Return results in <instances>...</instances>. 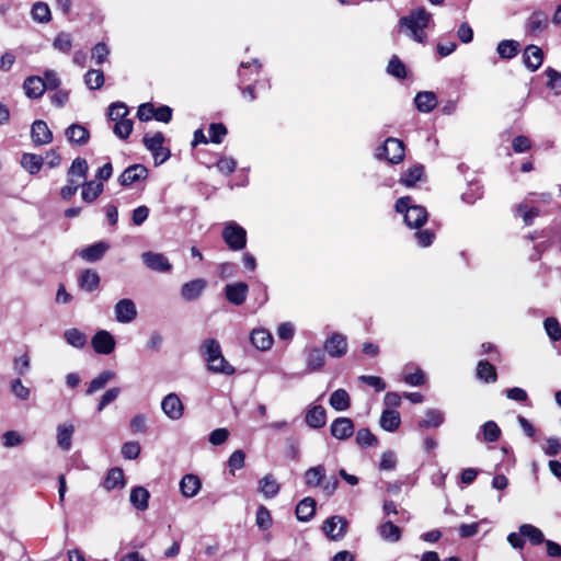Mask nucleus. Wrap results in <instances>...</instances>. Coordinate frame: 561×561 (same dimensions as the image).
<instances>
[{
    "label": "nucleus",
    "mask_w": 561,
    "mask_h": 561,
    "mask_svg": "<svg viewBox=\"0 0 561 561\" xmlns=\"http://www.w3.org/2000/svg\"><path fill=\"white\" fill-rule=\"evenodd\" d=\"M53 47L64 54H68L72 47V36L70 33L60 32L56 35Z\"/></svg>",
    "instance_id": "nucleus-50"
},
{
    "label": "nucleus",
    "mask_w": 561,
    "mask_h": 561,
    "mask_svg": "<svg viewBox=\"0 0 561 561\" xmlns=\"http://www.w3.org/2000/svg\"><path fill=\"white\" fill-rule=\"evenodd\" d=\"M144 264L151 271L159 273H169L172 264L163 253L146 251L141 254Z\"/></svg>",
    "instance_id": "nucleus-7"
},
{
    "label": "nucleus",
    "mask_w": 561,
    "mask_h": 561,
    "mask_svg": "<svg viewBox=\"0 0 561 561\" xmlns=\"http://www.w3.org/2000/svg\"><path fill=\"white\" fill-rule=\"evenodd\" d=\"M481 428L485 442L494 443L500 438L501 430L495 422L488 421Z\"/></svg>",
    "instance_id": "nucleus-55"
},
{
    "label": "nucleus",
    "mask_w": 561,
    "mask_h": 561,
    "mask_svg": "<svg viewBox=\"0 0 561 561\" xmlns=\"http://www.w3.org/2000/svg\"><path fill=\"white\" fill-rule=\"evenodd\" d=\"M325 478V468L322 465H318L306 470L304 474L305 483L308 486L316 488L322 484Z\"/></svg>",
    "instance_id": "nucleus-34"
},
{
    "label": "nucleus",
    "mask_w": 561,
    "mask_h": 561,
    "mask_svg": "<svg viewBox=\"0 0 561 561\" xmlns=\"http://www.w3.org/2000/svg\"><path fill=\"white\" fill-rule=\"evenodd\" d=\"M519 44L513 39H503L497 44L496 51L503 59H512L518 53Z\"/></svg>",
    "instance_id": "nucleus-43"
},
{
    "label": "nucleus",
    "mask_w": 561,
    "mask_h": 561,
    "mask_svg": "<svg viewBox=\"0 0 561 561\" xmlns=\"http://www.w3.org/2000/svg\"><path fill=\"white\" fill-rule=\"evenodd\" d=\"M163 413L172 421L180 420L184 414V404L174 392L167 394L161 401Z\"/></svg>",
    "instance_id": "nucleus-8"
},
{
    "label": "nucleus",
    "mask_w": 561,
    "mask_h": 561,
    "mask_svg": "<svg viewBox=\"0 0 561 561\" xmlns=\"http://www.w3.org/2000/svg\"><path fill=\"white\" fill-rule=\"evenodd\" d=\"M79 285L85 291H93L100 285V276L93 270H84L79 277Z\"/></svg>",
    "instance_id": "nucleus-38"
},
{
    "label": "nucleus",
    "mask_w": 561,
    "mask_h": 561,
    "mask_svg": "<svg viewBox=\"0 0 561 561\" xmlns=\"http://www.w3.org/2000/svg\"><path fill=\"white\" fill-rule=\"evenodd\" d=\"M149 491L144 486H135L130 491L129 501L138 511H146L149 506Z\"/></svg>",
    "instance_id": "nucleus-26"
},
{
    "label": "nucleus",
    "mask_w": 561,
    "mask_h": 561,
    "mask_svg": "<svg viewBox=\"0 0 561 561\" xmlns=\"http://www.w3.org/2000/svg\"><path fill=\"white\" fill-rule=\"evenodd\" d=\"M75 433V426L69 423H62L57 426V446L64 450L69 451L72 446V436Z\"/></svg>",
    "instance_id": "nucleus-21"
},
{
    "label": "nucleus",
    "mask_w": 561,
    "mask_h": 561,
    "mask_svg": "<svg viewBox=\"0 0 561 561\" xmlns=\"http://www.w3.org/2000/svg\"><path fill=\"white\" fill-rule=\"evenodd\" d=\"M444 412L437 409H428L425 412V416L417 423L420 428L438 427L444 423Z\"/></svg>",
    "instance_id": "nucleus-33"
},
{
    "label": "nucleus",
    "mask_w": 561,
    "mask_h": 561,
    "mask_svg": "<svg viewBox=\"0 0 561 561\" xmlns=\"http://www.w3.org/2000/svg\"><path fill=\"white\" fill-rule=\"evenodd\" d=\"M316 513V501L312 497L302 499L296 506V516L300 522H309Z\"/></svg>",
    "instance_id": "nucleus-29"
},
{
    "label": "nucleus",
    "mask_w": 561,
    "mask_h": 561,
    "mask_svg": "<svg viewBox=\"0 0 561 561\" xmlns=\"http://www.w3.org/2000/svg\"><path fill=\"white\" fill-rule=\"evenodd\" d=\"M84 83L90 90H98L104 84L102 70L91 69L84 75Z\"/></svg>",
    "instance_id": "nucleus-49"
},
{
    "label": "nucleus",
    "mask_w": 561,
    "mask_h": 561,
    "mask_svg": "<svg viewBox=\"0 0 561 561\" xmlns=\"http://www.w3.org/2000/svg\"><path fill=\"white\" fill-rule=\"evenodd\" d=\"M89 171L88 162L84 158H76L70 168L68 169L67 176H75L81 180H85Z\"/></svg>",
    "instance_id": "nucleus-45"
},
{
    "label": "nucleus",
    "mask_w": 561,
    "mask_h": 561,
    "mask_svg": "<svg viewBox=\"0 0 561 561\" xmlns=\"http://www.w3.org/2000/svg\"><path fill=\"white\" fill-rule=\"evenodd\" d=\"M548 82V88L553 91L556 95H561V72L553 68H547L545 71Z\"/></svg>",
    "instance_id": "nucleus-52"
},
{
    "label": "nucleus",
    "mask_w": 561,
    "mask_h": 561,
    "mask_svg": "<svg viewBox=\"0 0 561 561\" xmlns=\"http://www.w3.org/2000/svg\"><path fill=\"white\" fill-rule=\"evenodd\" d=\"M148 176V170L142 164H133L129 165L125 171L119 175L118 182L123 186H129L135 182L140 180H145Z\"/></svg>",
    "instance_id": "nucleus-15"
},
{
    "label": "nucleus",
    "mask_w": 561,
    "mask_h": 561,
    "mask_svg": "<svg viewBox=\"0 0 561 561\" xmlns=\"http://www.w3.org/2000/svg\"><path fill=\"white\" fill-rule=\"evenodd\" d=\"M115 320L119 323H130L137 318V308L129 298L121 299L114 307Z\"/></svg>",
    "instance_id": "nucleus-11"
},
{
    "label": "nucleus",
    "mask_w": 561,
    "mask_h": 561,
    "mask_svg": "<svg viewBox=\"0 0 561 561\" xmlns=\"http://www.w3.org/2000/svg\"><path fill=\"white\" fill-rule=\"evenodd\" d=\"M523 59L525 66L530 71H536L542 65L543 51L540 47L536 45H528L524 50Z\"/></svg>",
    "instance_id": "nucleus-18"
},
{
    "label": "nucleus",
    "mask_w": 561,
    "mask_h": 561,
    "mask_svg": "<svg viewBox=\"0 0 561 561\" xmlns=\"http://www.w3.org/2000/svg\"><path fill=\"white\" fill-rule=\"evenodd\" d=\"M355 440L360 447H370L378 444L377 437L368 428H359L356 433Z\"/></svg>",
    "instance_id": "nucleus-53"
},
{
    "label": "nucleus",
    "mask_w": 561,
    "mask_h": 561,
    "mask_svg": "<svg viewBox=\"0 0 561 561\" xmlns=\"http://www.w3.org/2000/svg\"><path fill=\"white\" fill-rule=\"evenodd\" d=\"M116 377V373L113 370H103L95 378H93L87 389V394H92L103 389L107 382Z\"/></svg>",
    "instance_id": "nucleus-35"
},
{
    "label": "nucleus",
    "mask_w": 561,
    "mask_h": 561,
    "mask_svg": "<svg viewBox=\"0 0 561 561\" xmlns=\"http://www.w3.org/2000/svg\"><path fill=\"white\" fill-rule=\"evenodd\" d=\"M397 466V456L394 451L387 450L381 455L379 469L383 471H391L394 470Z\"/></svg>",
    "instance_id": "nucleus-63"
},
{
    "label": "nucleus",
    "mask_w": 561,
    "mask_h": 561,
    "mask_svg": "<svg viewBox=\"0 0 561 561\" xmlns=\"http://www.w3.org/2000/svg\"><path fill=\"white\" fill-rule=\"evenodd\" d=\"M380 426L387 432H394L401 424L400 413L392 409H386L380 416Z\"/></svg>",
    "instance_id": "nucleus-32"
},
{
    "label": "nucleus",
    "mask_w": 561,
    "mask_h": 561,
    "mask_svg": "<svg viewBox=\"0 0 561 561\" xmlns=\"http://www.w3.org/2000/svg\"><path fill=\"white\" fill-rule=\"evenodd\" d=\"M91 344L96 354L108 355L114 351L116 342L108 331L100 330L93 335Z\"/></svg>",
    "instance_id": "nucleus-10"
},
{
    "label": "nucleus",
    "mask_w": 561,
    "mask_h": 561,
    "mask_svg": "<svg viewBox=\"0 0 561 561\" xmlns=\"http://www.w3.org/2000/svg\"><path fill=\"white\" fill-rule=\"evenodd\" d=\"M387 72L397 79H404L407 77L405 66L396 55L389 60Z\"/></svg>",
    "instance_id": "nucleus-51"
},
{
    "label": "nucleus",
    "mask_w": 561,
    "mask_h": 561,
    "mask_svg": "<svg viewBox=\"0 0 561 561\" xmlns=\"http://www.w3.org/2000/svg\"><path fill=\"white\" fill-rule=\"evenodd\" d=\"M164 136L162 133L158 131L150 135H145L144 145L145 147L152 153L154 162H158L159 151H163V156L159 162H164L170 157V150L163 147Z\"/></svg>",
    "instance_id": "nucleus-9"
},
{
    "label": "nucleus",
    "mask_w": 561,
    "mask_h": 561,
    "mask_svg": "<svg viewBox=\"0 0 561 561\" xmlns=\"http://www.w3.org/2000/svg\"><path fill=\"white\" fill-rule=\"evenodd\" d=\"M207 286L204 278H195L184 283L181 287V297L185 301H193L201 297Z\"/></svg>",
    "instance_id": "nucleus-16"
},
{
    "label": "nucleus",
    "mask_w": 561,
    "mask_h": 561,
    "mask_svg": "<svg viewBox=\"0 0 561 561\" xmlns=\"http://www.w3.org/2000/svg\"><path fill=\"white\" fill-rule=\"evenodd\" d=\"M202 488L201 479L192 473L183 476L180 481L181 494L186 499H192L198 494Z\"/></svg>",
    "instance_id": "nucleus-19"
},
{
    "label": "nucleus",
    "mask_w": 561,
    "mask_h": 561,
    "mask_svg": "<svg viewBox=\"0 0 561 561\" xmlns=\"http://www.w3.org/2000/svg\"><path fill=\"white\" fill-rule=\"evenodd\" d=\"M216 168L220 173L228 175L236 170L237 161L231 157H222L217 161Z\"/></svg>",
    "instance_id": "nucleus-64"
},
{
    "label": "nucleus",
    "mask_w": 561,
    "mask_h": 561,
    "mask_svg": "<svg viewBox=\"0 0 561 561\" xmlns=\"http://www.w3.org/2000/svg\"><path fill=\"white\" fill-rule=\"evenodd\" d=\"M31 137L35 145L43 146L53 141V133L46 122L37 119L32 124Z\"/></svg>",
    "instance_id": "nucleus-14"
},
{
    "label": "nucleus",
    "mask_w": 561,
    "mask_h": 561,
    "mask_svg": "<svg viewBox=\"0 0 561 561\" xmlns=\"http://www.w3.org/2000/svg\"><path fill=\"white\" fill-rule=\"evenodd\" d=\"M65 136L69 142L83 146L90 139V131L80 124H71L66 128Z\"/></svg>",
    "instance_id": "nucleus-20"
},
{
    "label": "nucleus",
    "mask_w": 561,
    "mask_h": 561,
    "mask_svg": "<svg viewBox=\"0 0 561 561\" xmlns=\"http://www.w3.org/2000/svg\"><path fill=\"white\" fill-rule=\"evenodd\" d=\"M250 340L252 345L260 351H266L273 344L272 334L264 329L253 330Z\"/></svg>",
    "instance_id": "nucleus-30"
},
{
    "label": "nucleus",
    "mask_w": 561,
    "mask_h": 561,
    "mask_svg": "<svg viewBox=\"0 0 561 561\" xmlns=\"http://www.w3.org/2000/svg\"><path fill=\"white\" fill-rule=\"evenodd\" d=\"M104 191L102 182L84 181L82 183L81 197L85 203L94 202Z\"/></svg>",
    "instance_id": "nucleus-31"
},
{
    "label": "nucleus",
    "mask_w": 561,
    "mask_h": 561,
    "mask_svg": "<svg viewBox=\"0 0 561 561\" xmlns=\"http://www.w3.org/2000/svg\"><path fill=\"white\" fill-rule=\"evenodd\" d=\"M307 370L312 373L320 370L325 364V354L322 350L313 347L306 354Z\"/></svg>",
    "instance_id": "nucleus-27"
},
{
    "label": "nucleus",
    "mask_w": 561,
    "mask_h": 561,
    "mask_svg": "<svg viewBox=\"0 0 561 561\" xmlns=\"http://www.w3.org/2000/svg\"><path fill=\"white\" fill-rule=\"evenodd\" d=\"M518 215L523 218L526 226H530L534 219L539 216L540 211L537 207L528 208L527 205L520 204L517 208Z\"/></svg>",
    "instance_id": "nucleus-60"
},
{
    "label": "nucleus",
    "mask_w": 561,
    "mask_h": 561,
    "mask_svg": "<svg viewBox=\"0 0 561 561\" xmlns=\"http://www.w3.org/2000/svg\"><path fill=\"white\" fill-rule=\"evenodd\" d=\"M376 158H385L390 163H399L404 159V144L397 138H388L385 144L378 148Z\"/></svg>",
    "instance_id": "nucleus-5"
},
{
    "label": "nucleus",
    "mask_w": 561,
    "mask_h": 561,
    "mask_svg": "<svg viewBox=\"0 0 561 561\" xmlns=\"http://www.w3.org/2000/svg\"><path fill=\"white\" fill-rule=\"evenodd\" d=\"M324 350L331 357L340 358L347 352L346 337L340 333H333L324 342Z\"/></svg>",
    "instance_id": "nucleus-13"
},
{
    "label": "nucleus",
    "mask_w": 561,
    "mask_h": 561,
    "mask_svg": "<svg viewBox=\"0 0 561 561\" xmlns=\"http://www.w3.org/2000/svg\"><path fill=\"white\" fill-rule=\"evenodd\" d=\"M222 239L230 250L240 251L247 245V231L234 221H230L222 230Z\"/></svg>",
    "instance_id": "nucleus-4"
},
{
    "label": "nucleus",
    "mask_w": 561,
    "mask_h": 561,
    "mask_svg": "<svg viewBox=\"0 0 561 561\" xmlns=\"http://www.w3.org/2000/svg\"><path fill=\"white\" fill-rule=\"evenodd\" d=\"M279 490L280 485L272 474H266L259 481V491L265 499L275 497Z\"/></svg>",
    "instance_id": "nucleus-28"
},
{
    "label": "nucleus",
    "mask_w": 561,
    "mask_h": 561,
    "mask_svg": "<svg viewBox=\"0 0 561 561\" xmlns=\"http://www.w3.org/2000/svg\"><path fill=\"white\" fill-rule=\"evenodd\" d=\"M110 249V244L105 241L95 242L80 251V256L87 262H95L103 257Z\"/></svg>",
    "instance_id": "nucleus-22"
},
{
    "label": "nucleus",
    "mask_w": 561,
    "mask_h": 561,
    "mask_svg": "<svg viewBox=\"0 0 561 561\" xmlns=\"http://www.w3.org/2000/svg\"><path fill=\"white\" fill-rule=\"evenodd\" d=\"M64 337L66 342L75 348H83L87 344V335L76 328L66 330Z\"/></svg>",
    "instance_id": "nucleus-42"
},
{
    "label": "nucleus",
    "mask_w": 561,
    "mask_h": 561,
    "mask_svg": "<svg viewBox=\"0 0 561 561\" xmlns=\"http://www.w3.org/2000/svg\"><path fill=\"white\" fill-rule=\"evenodd\" d=\"M548 24L547 16L541 12H534L527 22V30L533 34L542 32Z\"/></svg>",
    "instance_id": "nucleus-46"
},
{
    "label": "nucleus",
    "mask_w": 561,
    "mask_h": 561,
    "mask_svg": "<svg viewBox=\"0 0 561 561\" xmlns=\"http://www.w3.org/2000/svg\"><path fill=\"white\" fill-rule=\"evenodd\" d=\"M432 19V14L427 12L424 8H419L412 11L408 16H403L400 20V24L405 26L410 32L409 36L417 43H425L427 39V34L425 28L427 27L430 21Z\"/></svg>",
    "instance_id": "nucleus-2"
},
{
    "label": "nucleus",
    "mask_w": 561,
    "mask_h": 561,
    "mask_svg": "<svg viewBox=\"0 0 561 561\" xmlns=\"http://www.w3.org/2000/svg\"><path fill=\"white\" fill-rule=\"evenodd\" d=\"M131 119H121L113 126V133L121 139H127L133 131Z\"/></svg>",
    "instance_id": "nucleus-57"
},
{
    "label": "nucleus",
    "mask_w": 561,
    "mask_h": 561,
    "mask_svg": "<svg viewBox=\"0 0 561 561\" xmlns=\"http://www.w3.org/2000/svg\"><path fill=\"white\" fill-rule=\"evenodd\" d=\"M347 526L348 523L343 516L334 515L324 520L322 529L331 540H340L346 535Z\"/></svg>",
    "instance_id": "nucleus-6"
},
{
    "label": "nucleus",
    "mask_w": 561,
    "mask_h": 561,
    "mask_svg": "<svg viewBox=\"0 0 561 561\" xmlns=\"http://www.w3.org/2000/svg\"><path fill=\"white\" fill-rule=\"evenodd\" d=\"M43 157L35 153H24L21 158V165L30 174L38 173L43 167Z\"/></svg>",
    "instance_id": "nucleus-40"
},
{
    "label": "nucleus",
    "mask_w": 561,
    "mask_h": 561,
    "mask_svg": "<svg viewBox=\"0 0 561 561\" xmlns=\"http://www.w3.org/2000/svg\"><path fill=\"white\" fill-rule=\"evenodd\" d=\"M199 353L207 364L209 371L227 376L236 373V368L225 358L221 346L217 340H204L199 346Z\"/></svg>",
    "instance_id": "nucleus-1"
},
{
    "label": "nucleus",
    "mask_w": 561,
    "mask_h": 561,
    "mask_svg": "<svg viewBox=\"0 0 561 561\" xmlns=\"http://www.w3.org/2000/svg\"><path fill=\"white\" fill-rule=\"evenodd\" d=\"M424 175V168L421 164H416L408 169L401 176V183L405 186H413Z\"/></svg>",
    "instance_id": "nucleus-47"
},
{
    "label": "nucleus",
    "mask_w": 561,
    "mask_h": 561,
    "mask_svg": "<svg viewBox=\"0 0 561 561\" xmlns=\"http://www.w3.org/2000/svg\"><path fill=\"white\" fill-rule=\"evenodd\" d=\"M545 330L552 341L561 340V325L556 318H547L545 320Z\"/></svg>",
    "instance_id": "nucleus-58"
},
{
    "label": "nucleus",
    "mask_w": 561,
    "mask_h": 561,
    "mask_svg": "<svg viewBox=\"0 0 561 561\" xmlns=\"http://www.w3.org/2000/svg\"><path fill=\"white\" fill-rule=\"evenodd\" d=\"M477 377L485 382H495L497 378L495 367L489 362H479L477 367Z\"/></svg>",
    "instance_id": "nucleus-48"
},
{
    "label": "nucleus",
    "mask_w": 561,
    "mask_h": 561,
    "mask_svg": "<svg viewBox=\"0 0 561 561\" xmlns=\"http://www.w3.org/2000/svg\"><path fill=\"white\" fill-rule=\"evenodd\" d=\"M482 197V187L478 183H471L466 192L462 193L461 199L467 204H473Z\"/></svg>",
    "instance_id": "nucleus-59"
},
{
    "label": "nucleus",
    "mask_w": 561,
    "mask_h": 561,
    "mask_svg": "<svg viewBox=\"0 0 561 561\" xmlns=\"http://www.w3.org/2000/svg\"><path fill=\"white\" fill-rule=\"evenodd\" d=\"M273 519L270 511L264 506L260 505L256 511L255 524L262 530H267L272 526Z\"/></svg>",
    "instance_id": "nucleus-56"
},
{
    "label": "nucleus",
    "mask_w": 561,
    "mask_h": 561,
    "mask_svg": "<svg viewBox=\"0 0 561 561\" xmlns=\"http://www.w3.org/2000/svg\"><path fill=\"white\" fill-rule=\"evenodd\" d=\"M209 140L214 144H220L227 135V128L221 123H213L208 129Z\"/></svg>",
    "instance_id": "nucleus-61"
},
{
    "label": "nucleus",
    "mask_w": 561,
    "mask_h": 561,
    "mask_svg": "<svg viewBox=\"0 0 561 561\" xmlns=\"http://www.w3.org/2000/svg\"><path fill=\"white\" fill-rule=\"evenodd\" d=\"M103 485L107 491H111L116 488H124L125 479L123 470L121 468H112L107 472Z\"/></svg>",
    "instance_id": "nucleus-41"
},
{
    "label": "nucleus",
    "mask_w": 561,
    "mask_h": 561,
    "mask_svg": "<svg viewBox=\"0 0 561 561\" xmlns=\"http://www.w3.org/2000/svg\"><path fill=\"white\" fill-rule=\"evenodd\" d=\"M330 405L335 411H346L351 407V399L346 390L337 389L330 397Z\"/></svg>",
    "instance_id": "nucleus-37"
},
{
    "label": "nucleus",
    "mask_w": 561,
    "mask_h": 561,
    "mask_svg": "<svg viewBox=\"0 0 561 561\" xmlns=\"http://www.w3.org/2000/svg\"><path fill=\"white\" fill-rule=\"evenodd\" d=\"M331 434L340 440L350 438L354 434V423L348 417H337L331 424Z\"/></svg>",
    "instance_id": "nucleus-17"
},
{
    "label": "nucleus",
    "mask_w": 561,
    "mask_h": 561,
    "mask_svg": "<svg viewBox=\"0 0 561 561\" xmlns=\"http://www.w3.org/2000/svg\"><path fill=\"white\" fill-rule=\"evenodd\" d=\"M520 535L528 539L534 546L541 545L545 541L543 533L531 524H523L519 526Z\"/></svg>",
    "instance_id": "nucleus-39"
},
{
    "label": "nucleus",
    "mask_w": 561,
    "mask_h": 561,
    "mask_svg": "<svg viewBox=\"0 0 561 561\" xmlns=\"http://www.w3.org/2000/svg\"><path fill=\"white\" fill-rule=\"evenodd\" d=\"M416 108L423 113H430L437 105V98L435 93L430 91L419 92L414 98Z\"/></svg>",
    "instance_id": "nucleus-25"
},
{
    "label": "nucleus",
    "mask_w": 561,
    "mask_h": 561,
    "mask_svg": "<svg viewBox=\"0 0 561 561\" xmlns=\"http://www.w3.org/2000/svg\"><path fill=\"white\" fill-rule=\"evenodd\" d=\"M31 367L30 356L25 353L20 357L14 358L13 368L19 376H25Z\"/></svg>",
    "instance_id": "nucleus-62"
},
{
    "label": "nucleus",
    "mask_w": 561,
    "mask_h": 561,
    "mask_svg": "<svg viewBox=\"0 0 561 561\" xmlns=\"http://www.w3.org/2000/svg\"><path fill=\"white\" fill-rule=\"evenodd\" d=\"M378 534L388 542H397L401 538V529L390 520L378 526Z\"/></svg>",
    "instance_id": "nucleus-36"
},
{
    "label": "nucleus",
    "mask_w": 561,
    "mask_h": 561,
    "mask_svg": "<svg viewBox=\"0 0 561 561\" xmlns=\"http://www.w3.org/2000/svg\"><path fill=\"white\" fill-rule=\"evenodd\" d=\"M31 15L38 23H48L51 20L50 9L47 3L35 2L31 10Z\"/></svg>",
    "instance_id": "nucleus-44"
},
{
    "label": "nucleus",
    "mask_w": 561,
    "mask_h": 561,
    "mask_svg": "<svg viewBox=\"0 0 561 561\" xmlns=\"http://www.w3.org/2000/svg\"><path fill=\"white\" fill-rule=\"evenodd\" d=\"M409 196L401 197L396 203V210L404 214V221L411 228H421L427 220V211L424 207L412 205Z\"/></svg>",
    "instance_id": "nucleus-3"
},
{
    "label": "nucleus",
    "mask_w": 561,
    "mask_h": 561,
    "mask_svg": "<svg viewBox=\"0 0 561 561\" xmlns=\"http://www.w3.org/2000/svg\"><path fill=\"white\" fill-rule=\"evenodd\" d=\"M25 94L31 99L41 98L46 91V85L42 82V78L37 76L27 77L23 83Z\"/></svg>",
    "instance_id": "nucleus-24"
},
{
    "label": "nucleus",
    "mask_w": 561,
    "mask_h": 561,
    "mask_svg": "<svg viewBox=\"0 0 561 561\" xmlns=\"http://www.w3.org/2000/svg\"><path fill=\"white\" fill-rule=\"evenodd\" d=\"M248 291L249 287L243 282L228 284L225 287V297L230 304L240 306L245 301Z\"/></svg>",
    "instance_id": "nucleus-12"
},
{
    "label": "nucleus",
    "mask_w": 561,
    "mask_h": 561,
    "mask_svg": "<svg viewBox=\"0 0 561 561\" xmlns=\"http://www.w3.org/2000/svg\"><path fill=\"white\" fill-rule=\"evenodd\" d=\"M327 413L322 405H312L306 413V423L312 428H321L325 425Z\"/></svg>",
    "instance_id": "nucleus-23"
},
{
    "label": "nucleus",
    "mask_w": 561,
    "mask_h": 561,
    "mask_svg": "<svg viewBox=\"0 0 561 561\" xmlns=\"http://www.w3.org/2000/svg\"><path fill=\"white\" fill-rule=\"evenodd\" d=\"M129 110L127 105L123 102H114L108 107V117L115 123L121 119H127Z\"/></svg>",
    "instance_id": "nucleus-54"
}]
</instances>
